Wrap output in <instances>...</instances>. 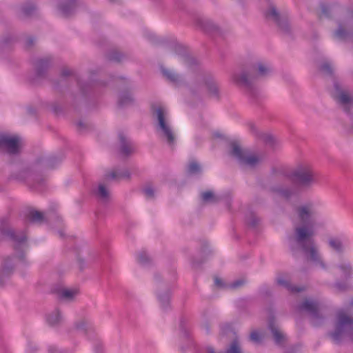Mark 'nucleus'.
Masks as SVG:
<instances>
[{
  "instance_id": "obj_55",
  "label": "nucleus",
  "mask_w": 353,
  "mask_h": 353,
  "mask_svg": "<svg viewBox=\"0 0 353 353\" xmlns=\"http://www.w3.org/2000/svg\"><path fill=\"white\" fill-rule=\"evenodd\" d=\"M28 113L30 115H34L36 113V110L32 107H28L27 108Z\"/></svg>"
},
{
  "instance_id": "obj_56",
  "label": "nucleus",
  "mask_w": 353,
  "mask_h": 353,
  "mask_svg": "<svg viewBox=\"0 0 353 353\" xmlns=\"http://www.w3.org/2000/svg\"><path fill=\"white\" fill-rule=\"evenodd\" d=\"M296 348L293 347L288 350H286L284 353H296Z\"/></svg>"
},
{
  "instance_id": "obj_38",
  "label": "nucleus",
  "mask_w": 353,
  "mask_h": 353,
  "mask_svg": "<svg viewBox=\"0 0 353 353\" xmlns=\"http://www.w3.org/2000/svg\"><path fill=\"white\" fill-rule=\"evenodd\" d=\"M27 218L30 221L39 224L46 221L43 214L37 210H30L27 215Z\"/></svg>"
},
{
  "instance_id": "obj_22",
  "label": "nucleus",
  "mask_w": 353,
  "mask_h": 353,
  "mask_svg": "<svg viewBox=\"0 0 353 353\" xmlns=\"http://www.w3.org/2000/svg\"><path fill=\"white\" fill-rule=\"evenodd\" d=\"M161 72L168 81L175 85H182L185 83L183 77L173 70L161 67Z\"/></svg>"
},
{
  "instance_id": "obj_14",
  "label": "nucleus",
  "mask_w": 353,
  "mask_h": 353,
  "mask_svg": "<svg viewBox=\"0 0 353 353\" xmlns=\"http://www.w3.org/2000/svg\"><path fill=\"white\" fill-rule=\"evenodd\" d=\"M196 24L208 34L221 36L224 33V31L218 24L209 19H197Z\"/></svg>"
},
{
  "instance_id": "obj_53",
  "label": "nucleus",
  "mask_w": 353,
  "mask_h": 353,
  "mask_svg": "<svg viewBox=\"0 0 353 353\" xmlns=\"http://www.w3.org/2000/svg\"><path fill=\"white\" fill-rule=\"evenodd\" d=\"M214 285L219 288H222L223 286V283L222 280L218 277L214 278Z\"/></svg>"
},
{
  "instance_id": "obj_61",
  "label": "nucleus",
  "mask_w": 353,
  "mask_h": 353,
  "mask_svg": "<svg viewBox=\"0 0 353 353\" xmlns=\"http://www.w3.org/2000/svg\"><path fill=\"white\" fill-rule=\"evenodd\" d=\"M111 3H117L119 0H108Z\"/></svg>"
},
{
  "instance_id": "obj_1",
  "label": "nucleus",
  "mask_w": 353,
  "mask_h": 353,
  "mask_svg": "<svg viewBox=\"0 0 353 353\" xmlns=\"http://www.w3.org/2000/svg\"><path fill=\"white\" fill-rule=\"evenodd\" d=\"M293 233L289 236V246L292 252L300 250L306 260L315 267L327 270L328 265L313 239L317 225L318 210L314 202L309 201L294 209Z\"/></svg>"
},
{
  "instance_id": "obj_16",
  "label": "nucleus",
  "mask_w": 353,
  "mask_h": 353,
  "mask_svg": "<svg viewBox=\"0 0 353 353\" xmlns=\"http://www.w3.org/2000/svg\"><path fill=\"white\" fill-rule=\"evenodd\" d=\"M274 343L280 347H283L288 341L287 336L281 330L274 319H270L268 324Z\"/></svg>"
},
{
  "instance_id": "obj_30",
  "label": "nucleus",
  "mask_w": 353,
  "mask_h": 353,
  "mask_svg": "<svg viewBox=\"0 0 353 353\" xmlns=\"http://www.w3.org/2000/svg\"><path fill=\"white\" fill-rule=\"evenodd\" d=\"M134 103V98L129 90H124L120 92L118 99V104L120 107H126Z\"/></svg>"
},
{
  "instance_id": "obj_13",
  "label": "nucleus",
  "mask_w": 353,
  "mask_h": 353,
  "mask_svg": "<svg viewBox=\"0 0 353 353\" xmlns=\"http://www.w3.org/2000/svg\"><path fill=\"white\" fill-rule=\"evenodd\" d=\"M269 190L282 198L290 199L296 195V188L287 184L282 183H276L269 187Z\"/></svg>"
},
{
  "instance_id": "obj_58",
  "label": "nucleus",
  "mask_w": 353,
  "mask_h": 353,
  "mask_svg": "<svg viewBox=\"0 0 353 353\" xmlns=\"http://www.w3.org/2000/svg\"><path fill=\"white\" fill-rule=\"evenodd\" d=\"M154 279L157 281H159L160 279H161V275L159 274V273H156L154 274Z\"/></svg>"
},
{
  "instance_id": "obj_29",
  "label": "nucleus",
  "mask_w": 353,
  "mask_h": 353,
  "mask_svg": "<svg viewBox=\"0 0 353 353\" xmlns=\"http://www.w3.org/2000/svg\"><path fill=\"white\" fill-rule=\"evenodd\" d=\"M320 17H324L326 18H330L336 14L337 10L340 9V7L337 4L322 3L320 6Z\"/></svg>"
},
{
  "instance_id": "obj_52",
  "label": "nucleus",
  "mask_w": 353,
  "mask_h": 353,
  "mask_svg": "<svg viewBox=\"0 0 353 353\" xmlns=\"http://www.w3.org/2000/svg\"><path fill=\"white\" fill-rule=\"evenodd\" d=\"M72 74V71L68 68H64L61 70V76L63 77L70 76Z\"/></svg>"
},
{
  "instance_id": "obj_37",
  "label": "nucleus",
  "mask_w": 353,
  "mask_h": 353,
  "mask_svg": "<svg viewBox=\"0 0 353 353\" xmlns=\"http://www.w3.org/2000/svg\"><path fill=\"white\" fill-rule=\"evenodd\" d=\"M47 321L51 326H58L62 322V316L59 309H56L47 316Z\"/></svg>"
},
{
  "instance_id": "obj_2",
  "label": "nucleus",
  "mask_w": 353,
  "mask_h": 353,
  "mask_svg": "<svg viewBox=\"0 0 353 353\" xmlns=\"http://www.w3.org/2000/svg\"><path fill=\"white\" fill-rule=\"evenodd\" d=\"M272 72L273 68L270 63L257 59L246 65L240 71L234 72L231 79L236 85L243 89L250 97L255 99L259 93L255 81L268 77Z\"/></svg>"
},
{
  "instance_id": "obj_26",
  "label": "nucleus",
  "mask_w": 353,
  "mask_h": 353,
  "mask_svg": "<svg viewBox=\"0 0 353 353\" xmlns=\"http://www.w3.org/2000/svg\"><path fill=\"white\" fill-rule=\"evenodd\" d=\"M130 172L128 169H114L111 172L105 174L104 181L108 182L109 180L120 181L122 179H130Z\"/></svg>"
},
{
  "instance_id": "obj_51",
  "label": "nucleus",
  "mask_w": 353,
  "mask_h": 353,
  "mask_svg": "<svg viewBox=\"0 0 353 353\" xmlns=\"http://www.w3.org/2000/svg\"><path fill=\"white\" fill-rule=\"evenodd\" d=\"M77 262H78L79 268L81 270H83L84 268V266H85V261H84V259L82 257H81L80 256H77Z\"/></svg>"
},
{
  "instance_id": "obj_45",
  "label": "nucleus",
  "mask_w": 353,
  "mask_h": 353,
  "mask_svg": "<svg viewBox=\"0 0 353 353\" xmlns=\"http://www.w3.org/2000/svg\"><path fill=\"white\" fill-rule=\"evenodd\" d=\"M76 329L85 332L88 326V322L85 319H81L74 324Z\"/></svg>"
},
{
  "instance_id": "obj_63",
  "label": "nucleus",
  "mask_w": 353,
  "mask_h": 353,
  "mask_svg": "<svg viewBox=\"0 0 353 353\" xmlns=\"http://www.w3.org/2000/svg\"><path fill=\"white\" fill-rule=\"evenodd\" d=\"M350 132L353 133V125L351 127V129L350 130Z\"/></svg>"
},
{
  "instance_id": "obj_7",
  "label": "nucleus",
  "mask_w": 353,
  "mask_h": 353,
  "mask_svg": "<svg viewBox=\"0 0 353 353\" xmlns=\"http://www.w3.org/2000/svg\"><path fill=\"white\" fill-rule=\"evenodd\" d=\"M265 19L274 23L279 30L285 35H291L292 29L287 13L281 12L272 1H269L264 12Z\"/></svg>"
},
{
  "instance_id": "obj_48",
  "label": "nucleus",
  "mask_w": 353,
  "mask_h": 353,
  "mask_svg": "<svg viewBox=\"0 0 353 353\" xmlns=\"http://www.w3.org/2000/svg\"><path fill=\"white\" fill-rule=\"evenodd\" d=\"M245 280L244 279H238L230 284V288L231 289H236L241 286H243L245 283Z\"/></svg>"
},
{
  "instance_id": "obj_12",
  "label": "nucleus",
  "mask_w": 353,
  "mask_h": 353,
  "mask_svg": "<svg viewBox=\"0 0 353 353\" xmlns=\"http://www.w3.org/2000/svg\"><path fill=\"white\" fill-rule=\"evenodd\" d=\"M298 309L307 312L311 316L313 325L318 326L322 323L323 318L319 313V304L317 301L306 299L298 306Z\"/></svg>"
},
{
  "instance_id": "obj_34",
  "label": "nucleus",
  "mask_w": 353,
  "mask_h": 353,
  "mask_svg": "<svg viewBox=\"0 0 353 353\" xmlns=\"http://www.w3.org/2000/svg\"><path fill=\"white\" fill-rule=\"evenodd\" d=\"M37 12V9L34 4L27 3L21 7L19 14L21 18H28L34 16Z\"/></svg>"
},
{
  "instance_id": "obj_17",
  "label": "nucleus",
  "mask_w": 353,
  "mask_h": 353,
  "mask_svg": "<svg viewBox=\"0 0 353 353\" xmlns=\"http://www.w3.org/2000/svg\"><path fill=\"white\" fill-rule=\"evenodd\" d=\"M0 145L9 154H15L19 152V139L17 137L0 135Z\"/></svg>"
},
{
  "instance_id": "obj_28",
  "label": "nucleus",
  "mask_w": 353,
  "mask_h": 353,
  "mask_svg": "<svg viewBox=\"0 0 353 353\" xmlns=\"http://www.w3.org/2000/svg\"><path fill=\"white\" fill-rule=\"evenodd\" d=\"M120 153L127 157L134 152V148L132 143L123 134H119Z\"/></svg>"
},
{
  "instance_id": "obj_43",
  "label": "nucleus",
  "mask_w": 353,
  "mask_h": 353,
  "mask_svg": "<svg viewBox=\"0 0 353 353\" xmlns=\"http://www.w3.org/2000/svg\"><path fill=\"white\" fill-rule=\"evenodd\" d=\"M124 57V55L117 50H112L110 51L108 54V59L110 61H113L115 62H120L123 58Z\"/></svg>"
},
{
  "instance_id": "obj_21",
  "label": "nucleus",
  "mask_w": 353,
  "mask_h": 353,
  "mask_svg": "<svg viewBox=\"0 0 353 353\" xmlns=\"http://www.w3.org/2000/svg\"><path fill=\"white\" fill-rule=\"evenodd\" d=\"M14 259V256H7L3 259L0 269V285H2L4 280L12 274L15 266Z\"/></svg>"
},
{
  "instance_id": "obj_33",
  "label": "nucleus",
  "mask_w": 353,
  "mask_h": 353,
  "mask_svg": "<svg viewBox=\"0 0 353 353\" xmlns=\"http://www.w3.org/2000/svg\"><path fill=\"white\" fill-rule=\"evenodd\" d=\"M171 296L170 290L166 287L165 289H159L157 290V296L163 309H166L170 303Z\"/></svg>"
},
{
  "instance_id": "obj_64",
  "label": "nucleus",
  "mask_w": 353,
  "mask_h": 353,
  "mask_svg": "<svg viewBox=\"0 0 353 353\" xmlns=\"http://www.w3.org/2000/svg\"><path fill=\"white\" fill-rule=\"evenodd\" d=\"M350 305L353 306V300L351 301Z\"/></svg>"
},
{
  "instance_id": "obj_62",
  "label": "nucleus",
  "mask_w": 353,
  "mask_h": 353,
  "mask_svg": "<svg viewBox=\"0 0 353 353\" xmlns=\"http://www.w3.org/2000/svg\"><path fill=\"white\" fill-rule=\"evenodd\" d=\"M10 39H11V37H9L8 38V39H6V40L5 41V43H8V42L10 41Z\"/></svg>"
},
{
  "instance_id": "obj_41",
  "label": "nucleus",
  "mask_w": 353,
  "mask_h": 353,
  "mask_svg": "<svg viewBox=\"0 0 353 353\" xmlns=\"http://www.w3.org/2000/svg\"><path fill=\"white\" fill-rule=\"evenodd\" d=\"M246 223L251 228H255L259 224L260 219L253 212H250L246 215Z\"/></svg>"
},
{
  "instance_id": "obj_9",
  "label": "nucleus",
  "mask_w": 353,
  "mask_h": 353,
  "mask_svg": "<svg viewBox=\"0 0 353 353\" xmlns=\"http://www.w3.org/2000/svg\"><path fill=\"white\" fill-rule=\"evenodd\" d=\"M332 97L345 113L353 112V94L339 79H334L330 91Z\"/></svg>"
},
{
  "instance_id": "obj_24",
  "label": "nucleus",
  "mask_w": 353,
  "mask_h": 353,
  "mask_svg": "<svg viewBox=\"0 0 353 353\" xmlns=\"http://www.w3.org/2000/svg\"><path fill=\"white\" fill-rule=\"evenodd\" d=\"M329 248L334 252L343 254L345 251V245L341 236H331L327 239Z\"/></svg>"
},
{
  "instance_id": "obj_10",
  "label": "nucleus",
  "mask_w": 353,
  "mask_h": 353,
  "mask_svg": "<svg viewBox=\"0 0 353 353\" xmlns=\"http://www.w3.org/2000/svg\"><path fill=\"white\" fill-rule=\"evenodd\" d=\"M230 145V156L236 159L240 165L254 168L259 163V157L251 154L247 149L243 148L238 142L232 141Z\"/></svg>"
},
{
  "instance_id": "obj_59",
  "label": "nucleus",
  "mask_w": 353,
  "mask_h": 353,
  "mask_svg": "<svg viewBox=\"0 0 353 353\" xmlns=\"http://www.w3.org/2000/svg\"><path fill=\"white\" fill-rule=\"evenodd\" d=\"M156 4H160L162 3L163 0H152Z\"/></svg>"
},
{
  "instance_id": "obj_23",
  "label": "nucleus",
  "mask_w": 353,
  "mask_h": 353,
  "mask_svg": "<svg viewBox=\"0 0 353 353\" xmlns=\"http://www.w3.org/2000/svg\"><path fill=\"white\" fill-rule=\"evenodd\" d=\"M93 194L101 203H107L110 200V191L104 183H99L97 188L93 190Z\"/></svg>"
},
{
  "instance_id": "obj_15",
  "label": "nucleus",
  "mask_w": 353,
  "mask_h": 353,
  "mask_svg": "<svg viewBox=\"0 0 353 353\" xmlns=\"http://www.w3.org/2000/svg\"><path fill=\"white\" fill-rule=\"evenodd\" d=\"M77 7V0H59L57 3V11L64 17L73 15L76 12Z\"/></svg>"
},
{
  "instance_id": "obj_60",
  "label": "nucleus",
  "mask_w": 353,
  "mask_h": 353,
  "mask_svg": "<svg viewBox=\"0 0 353 353\" xmlns=\"http://www.w3.org/2000/svg\"><path fill=\"white\" fill-rule=\"evenodd\" d=\"M279 172L278 170H276V169H272V173L274 174L276 176H278Z\"/></svg>"
},
{
  "instance_id": "obj_25",
  "label": "nucleus",
  "mask_w": 353,
  "mask_h": 353,
  "mask_svg": "<svg viewBox=\"0 0 353 353\" xmlns=\"http://www.w3.org/2000/svg\"><path fill=\"white\" fill-rule=\"evenodd\" d=\"M203 81L208 89V93L211 97L216 99H220V91L219 84L215 81L212 77L206 75L203 77Z\"/></svg>"
},
{
  "instance_id": "obj_44",
  "label": "nucleus",
  "mask_w": 353,
  "mask_h": 353,
  "mask_svg": "<svg viewBox=\"0 0 353 353\" xmlns=\"http://www.w3.org/2000/svg\"><path fill=\"white\" fill-rule=\"evenodd\" d=\"M77 81L81 92L83 95H85L90 88V84L79 79H77Z\"/></svg>"
},
{
  "instance_id": "obj_36",
  "label": "nucleus",
  "mask_w": 353,
  "mask_h": 353,
  "mask_svg": "<svg viewBox=\"0 0 353 353\" xmlns=\"http://www.w3.org/2000/svg\"><path fill=\"white\" fill-rule=\"evenodd\" d=\"M78 294V290L63 288L58 291V295L61 300L72 301Z\"/></svg>"
},
{
  "instance_id": "obj_47",
  "label": "nucleus",
  "mask_w": 353,
  "mask_h": 353,
  "mask_svg": "<svg viewBox=\"0 0 353 353\" xmlns=\"http://www.w3.org/2000/svg\"><path fill=\"white\" fill-rule=\"evenodd\" d=\"M334 288L339 292H344L348 289V285L344 282H336L334 283Z\"/></svg>"
},
{
  "instance_id": "obj_11",
  "label": "nucleus",
  "mask_w": 353,
  "mask_h": 353,
  "mask_svg": "<svg viewBox=\"0 0 353 353\" xmlns=\"http://www.w3.org/2000/svg\"><path fill=\"white\" fill-rule=\"evenodd\" d=\"M332 37L339 41L353 42V12L337 23L336 28L332 32Z\"/></svg>"
},
{
  "instance_id": "obj_57",
  "label": "nucleus",
  "mask_w": 353,
  "mask_h": 353,
  "mask_svg": "<svg viewBox=\"0 0 353 353\" xmlns=\"http://www.w3.org/2000/svg\"><path fill=\"white\" fill-rule=\"evenodd\" d=\"M33 43H34V39L33 38H29L27 40V45L28 46H31L32 45H33Z\"/></svg>"
},
{
  "instance_id": "obj_40",
  "label": "nucleus",
  "mask_w": 353,
  "mask_h": 353,
  "mask_svg": "<svg viewBox=\"0 0 353 353\" xmlns=\"http://www.w3.org/2000/svg\"><path fill=\"white\" fill-rule=\"evenodd\" d=\"M138 262L143 266H148L152 263V259L148 253L144 250L141 251L137 255Z\"/></svg>"
},
{
  "instance_id": "obj_8",
  "label": "nucleus",
  "mask_w": 353,
  "mask_h": 353,
  "mask_svg": "<svg viewBox=\"0 0 353 353\" xmlns=\"http://www.w3.org/2000/svg\"><path fill=\"white\" fill-rule=\"evenodd\" d=\"M329 336L336 343L340 342L344 337L353 340V317L348 316L344 311H339L336 314L334 330Z\"/></svg>"
},
{
  "instance_id": "obj_42",
  "label": "nucleus",
  "mask_w": 353,
  "mask_h": 353,
  "mask_svg": "<svg viewBox=\"0 0 353 353\" xmlns=\"http://www.w3.org/2000/svg\"><path fill=\"white\" fill-rule=\"evenodd\" d=\"M187 170L190 174H196L201 173V167L199 163L192 161L189 163Z\"/></svg>"
},
{
  "instance_id": "obj_27",
  "label": "nucleus",
  "mask_w": 353,
  "mask_h": 353,
  "mask_svg": "<svg viewBox=\"0 0 353 353\" xmlns=\"http://www.w3.org/2000/svg\"><path fill=\"white\" fill-rule=\"evenodd\" d=\"M200 199L203 204H216L221 201V197L212 190L201 192Z\"/></svg>"
},
{
  "instance_id": "obj_31",
  "label": "nucleus",
  "mask_w": 353,
  "mask_h": 353,
  "mask_svg": "<svg viewBox=\"0 0 353 353\" xmlns=\"http://www.w3.org/2000/svg\"><path fill=\"white\" fill-rule=\"evenodd\" d=\"M256 134L257 137L263 141L266 145L272 149L277 146L279 141L272 134L263 132H256Z\"/></svg>"
},
{
  "instance_id": "obj_20",
  "label": "nucleus",
  "mask_w": 353,
  "mask_h": 353,
  "mask_svg": "<svg viewBox=\"0 0 353 353\" xmlns=\"http://www.w3.org/2000/svg\"><path fill=\"white\" fill-rule=\"evenodd\" d=\"M208 353H244L241 341L235 336L227 345L225 351H216L212 347L206 348Z\"/></svg>"
},
{
  "instance_id": "obj_4",
  "label": "nucleus",
  "mask_w": 353,
  "mask_h": 353,
  "mask_svg": "<svg viewBox=\"0 0 353 353\" xmlns=\"http://www.w3.org/2000/svg\"><path fill=\"white\" fill-rule=\"evenodd\" d=\"M0 236L13 243L14 249L18 254L17 258L23 260L24 250L27 248V236L22 230L15 228L8 218L0 219Z\"/></svg>"
},
{
  "instance_id": "obj_18",
  "label": "nucleus",
  "mask_w": 353,
  "mask_h": 353,
  "mask_svg": "<svg viewBox=\"0 0 353 353\" xmlns=\"http://www.w3.org/2000/svg\"><path fill=\"white\" fill-rule=\"evenodd\" d=\"M174 52L178 55L179 61L189 68L193 69L197 65V60L188 54L185 48L181 44H176L174 46Z\"/></svg>"
},
{
  "instance_id": "obj_39",
  "label": "nucleus",
  "mask_w": 353,
  "mask_h": 353,
  "mask_svg": "<svg viewBox=\"0 0 353 353\" xmlns=\"http://www.w3.org/2000/svg\"><path fill=\"white\" fill-rule=\"evenodd\" d=\"M320 70L326 76L330 77L334 79H338L334 76V70L332 65L329 61H324L320 66Z\"/></svg>"
},
{
  "instance_id": "obj_54",
  "label": "nucleus",
  "mask_w": 353,
  "mask_h": 353,
  "mask_svg": "<svg viewBox=\"0 0 353 353\" xmlns=\"http://www.w3.org/2000/svg\"><path fill=\"white\" fill-rule=\"evenodd\" d=\"M37 350V347L36 345H33L32 344H29L28 345V352L29 353H34Z\"/></svg>"
},
{
  "instance_id": "obj_32",
  "label": "nucleus",
  "mask_w": 353,
  "mask_h": 353,
  "mask_svg": "<svg viewBox=\"0 0 353 353\" xmlns=\"http://www.w3.org/2000/svg\"><path fill=\"white\" fill-rule=\"evenodd\" d=\"M276 283L292 293L300 292L303 290V288L292 285L290 281L285 276H278L276 278Z\"/></svg>"
},
{
  "instance_id": "obj_19",
  "label": "nucleus",
  "mask_w": 353,
  "mask_h": 353,
  "mask_svg": "<svg viewBox=\"0 0 353 353\" xmlns=\"http://www.w3.org/2000/svg\"><path fill=\"white\" fill-rule=\"evenodd\" d=\"M52 64V58L51 57L37 59L34 62V69L37 77L39 78H45Z\"/></svg>"
},
{
  "instance_id": "obj_49",
  "label": "nucleus",
  "mask_w": 353,
  "mask_h": 353,
  "mask_svg": "<svg viewBox=\"0 0 353 353\" xmlns=\"http://www.w3.org/2000/svg\"><path fill=\"white\" fill-rule=\"evenodd\" d=\"M250 340L254 342H259L260 341V335L257 332H252L250 336Z\"/></svg>"
},
{
  "instance_id": "obj_3",
  "label": "nucleus",
  "mask_w": 353,
  "mask_h": 353,
  "mask_svg": "<svg viewBox=\"0 0 353 353\" xmlns=\"http://www.w3.org/2000/svg\"><path fill=\"white\" fill-rule=\"evenodd\" d=\"M63 158L62 154L48 157L41 155L28 167L16 173L14 177L20 180H29L33 185L42 186L46 181L40 172L45 169L53 168L60 163Z\"/></svg>"
},
{
  "instance_id": "obj_46",
  "label": "nucleus",
  "mask_w": 353,
  "mask_h": 353,
  "mask_svg": "<svg viewBox=\"0 0 353 353\" xmlns=\"http://www.w3.org/2000/svg\"><path fill=\"white\" fill-rule=\"evenodd\" d=\"M143 192L148 199H153L154 196V190L151 186L145 187Z\"/></svg>"
},
{
  "instance_id": "obj_35",
  "label": "nucleus",
  "mask_w": 353,
  "mask_h": 353,
  "mask_svg": "<svg viewBox=\"0 0 353 353\" xmlns=\"http://www.w3.org/2000/svg\"><path fill=\"white\" fill-rule=\"evenodd\" d=\"M337 268L342 272L345 279H349L353 274V267L350 262L342 261L338 265Z\"/></svg>"
},
{
  "instance_id": "obj_50",
  "label": "nucleus",
  "mask_w": 353,
  "mask_h": 353,
  "mask_svg": "<svg viewBox=\"0 0 353 353\" xmlns=\"http://www.w3.org/2000/svg\"><path fill=\"white\" fill-rule=\"evenodd\" d=\"M77 125L79 130H82L88 127V123L83 121H79Z\"/></svg>"
},
{
  "instance_id": "obj_6",
  "label": "nucleus",
  "mask_w": 353,
  "mask_h": 353,
  "mask_svg": "<svg viewBox=\"0 0 353 353\" xmlns=\"http://www.w3.org/2000/svg\"><path fill=\"white\" fill-rule=\"evenodd\" d=\"M151 110L152 117L157 121V131L168 145L173 148L176 141V135L167 121L168 112L165 108L162 105L153 104L151 106Z\"/></svg>"
},
{
  "instance_id": "obj_5",
  "label": "nucleus",
  "mask_w": 353,
  "mask_h": 353,
  "mask_svg": "<svg viewBox=\"0 0 353 353\" xmlns=\"http://www.w3.org/2000/svg\"><path fill=\"white\" fill-rule=\"evenodd\" d=\"M296 188L301 191H307L317 183L316 174L312 168L306 163L296 165L288 175Z\"/></svg>"
}]
</instances>
